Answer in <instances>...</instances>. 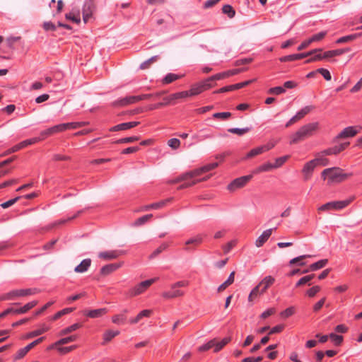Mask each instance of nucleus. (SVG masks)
<instances>
[{
    "instance_id": "1",
    "label": "nucleus",
    "mask_w": 362,
    "mask_h": 362,
    "mask_svg": "<svg viewBox=\"0 0 362 362\" xmlns=\"http://www.w3.org/2000/svg\"><path fill=\"white\" fill-rule=\"evenodd\" d=\"M319 129V123L311 122L299 128L295 133L290 136L289 144L291 145L298 144L312 136L315 132Z\"/></svg>"
},
{
    "instance_id": "2",
    "label": "nucleus",
    "mask_w": 362,
    "mask_h": 362,
    "mask_svg": "<svg viewBox=\"0 0 362 362\" xmlns=\"http://www.w3.org/2000/svg\"><path fill=\"white\" fill-rule=\"evenodd\" d=\"M352 175L351 173H344L341 168L337 167L326 168L322 172V177L327 179L329 184L341 182Z\"/></svg>"
},
{
    "instance_id": "3",
    "label": "nucleus",
    "mask_w": 362,
    "mask_h": 362,
    "mask_svg": "<svg viewBox=\"0 0 362 362\" xmlns=\"http://www.w3.org/2000/svg\"><path fill=\"white\" fill-rule=\"evenodd\" d=\"M39 289L36 288H30L25 289H16L12 290L8 293H4L0 296V301L1 300H13L18 298L32 296L37 293Z\"/></svg>"
},
{
    "instance_id": "4",
    "label": "nucleus",
    "mask_w": 362,
    "mask_h": 362,
    "mask_svg": "<svg viewBox=\"0 0 362 362\" xmlns=\"http://www.w3.org/2000/svg\"><path fill=\"white\" fill-rule=\"evenodd\" d=\"M355 199L354 196L341 201L327 202L318 208V211L340 210L349 205Z\"/></svg>"
},
{
    "instance_id": "5",
    "label": "nucleus",
    "mask_w": 362,
    "mask_h": 362,
    "mask_svg": "<svg viewBox=\"0 0 362 362\" xmlns=\"http://www.w3.org/2000/svg\"><path fill=\"white\" fill-rule=\"evenodd\" d=\"M151 94H142L140 95L127 96L113 102V105L117 107L127 106L130 104L136 103L140 100H147L151 97Z\"/></svg>"
},
{
    "instance_id": "6",
    "label": "nucleus",
    "mask_w": 362,
    "mask_h": 362,
    "mask_svg": "<svg viewBox=\"0 0 362 362\" xmlns=\"http://www.w3.org/2000/svg\"><path fill=\"white\" fill-rule=\"evenodd\" d=\"M194 177L192 173V171L187 172L183 175H180L173 181H171V183H177L181 181H186L184 184L181 185L178 189H182L184 188H187L189 187H191L197 182H200L202 180H194Z\"/></svg>"
},
{
    "instance_id": "7",
    "label": "nucleus",
    "mask_w": 362,
    "mask_h": 362,
    "mask_svg": "<svg viewBox=\"0 0 362 362\" xmlns=\"http://www.w3.org/2000/svg\"><path fill=\"white\" fill-rule=\"evenodd\" d=\"M158 278H152L144 281H141L132 288H131L129 291V295L132 296H138L142 293H144L145 291H146L153 283H155Z\"/></svg>"
},
{
    "instance_id": "8",
    "label": "nucleus",
    "mask_w": 362,
    "mask_h": 362,
    "mask_svg": "<svg viewBox=\"0 0 362 362\" xmlns=\"http://www.w3.org/2000/svg\"><path fill=\"white\" fill-rule=\"evenodd\" d=\"M95 10V4L93 0H86L84 2L82 8L83 20L87 23L93 17V13Z\"/></svg>"
},
{
    "instance_id": "9",
    "label": "nucleus",
    "mask_w": 362,
    "mask_h": 362,
    "mask_svg": "<svg viewBox=\"0 0 362 362\" xmlns=\"http://www.w3.org/2000/svg\"><path fill=\"white\" fill-rule=\"evenodd\" d=\"M251 175H245L233 180L227 187L230 192H234L246 185V184L252 179Z\"/></svg>"
},
{
    "instance_id": "10",
    "label": "nucleus",
    "mask_w": 362,
    "mask_h": 362,
    "mask_svg": "<svg viewBox=\"0 0 362 362\" xmlns=\"http://www.w3.org/2000/svg\"><path fill=\"white\" fill-rule=\"evenodd\" d=\"M125 253V251L121 250L104 251L98 254V257L104 260H112L118 258Z\"/></svg>"
},
{
    "instance_id": "11",
    "label": "nucleus",
    "mask_w": 362,
    "mask_h": 362,
    "mask_svg": "<svg viewBox=\"0 0 362 362\" xmlns=\"http://www.w3.org/2000/svg\"><path fill=\"white\" fill-rule=\"evenodd\" d=\"M349 145V142H344L340 144L339 145H336L331 148H328L324 151H322L320 154L322 156H329V155H336L341 151H344L348 146Z\"/></svg>"
},
{
    "instance_id": "12",
    "label": "nucleus",
    "mask_w": 362,
    "mask_h": 362,
    "mask_svg": "<svg viewBox=\"0 0 362 362\" xmlns=\"http://www.w3.org/2000/svg\"><path fill=\"white\" fill-rule=\"evenodd\" d=\"M139 122H128L117 124L110 129V132H117L127 130L134 128L139 124Z\"/></svg>"
},
{
    "instance_id": "13",
    "label": "nucleus",
    "mask_w": 362,
    "mask_h": 362,
    "mask_svg": "<svg viewBox=\"0 0 362 362\" xmlns=\"http://www.w3.org/2000/svg\"><path fill=\"white\" fill-rule=\"evenodd\" d=\"M276 228H269L266 230H264L256 240L255 241V245L257 247H262L269 238L271 236L272 231L274 230H276Z\"/></svg>"
},
{
    "instance_id": "14",
    "label": "nucleus",
    "mask_w": 362,
    "mask_h": 362,
    "mask_svg": "<svg viewBox=\"0 0 362 362\" xmlns=\"http://www.w3.org/2000/svg\"><path fill=\"white\" fill-rule=\"evenodd\" d=\"M317 166V160H311L309 162L306 163L303 168L302 170L303 173L305 175V180H308L315 168Z\"/></svg>"
},
{
    "instance_id": "15",
    "label": "nucleus",
    "mask_w": 362,
    "mask_h": 362,
    "mask_svg": "<svg viewBox=\"0 0 362 362\" xmlns=\"http://www.w3.org/2000/svg\"><path fill=\"white\" fill-rule=\"evenodd\" d=\"M218 165V163H217V162L209 163V164H206L199 168L192 170V173L194 175V177H196L202 175V173H206V172L214 170Z\"/></svg>"
},
{
    "instance_id": "16",
    "label": "nucleus",
    "mask_w": 362,
    "mask_h": 362,
    "mask_svg": "<svg viewBox=\"0 0 362 362\" xmlns=\"http://www.w3.org/2000/svg\"><path fill=\"white\" fill-rule=\"evenodd\" d=\"M358 133V131L356 129L355 127H348L344 128L337 136L336 140L343 138L353 137L356 136Z\"/></svg>"
},
{
    "instance_id": "17",
    "label": "nucleus",
    "mask_w": 362,
    "mask_h": 362,
    "mask_svg": "<svg viewBox=\"0 0 362 362\" xmlns=\"http://www.w3.org/2000/svg\"><path fill=\"white\" fill-rule=\"evenodd\" d=\"M59 132H62L60 124L53 126V127H49L45 130L42 131L40 134V137L41 140L42 141L45 139H46L47 137H48L51 135H53L54 134L59 133Z\"/></svg>"
},
{
    "instance_id": "18",
    "label": "nucleus",
    "mask_w": 362,
    "mask_h": 362,
    "mask_svg": "<svg viewBox=\"0 0 362 362\" xmlns=\"http://www.w3.org/2000/svg\"><path fill=\"white\" fill-rule=\"evenodd\" d=\"M274 281L275 279L272 276H265L257 285L259 286L260 293H264L267 288L274 283Z\"/></svg>"
},
{
    "instance_id": "19",
    "label": "nucleus",
    "mask_w": 362,
    "mask_h": 362,
    "mask_svg": "<svg viewBox=\"0 0 362 362\" xmlns=\"http://www.w3.org/2000/svg\"><path fill=\"white\" fill-rule=\"evenodd\" d=\"M62 132H64L67 129H75L88 124L86 122H68L59 124Z\"/></svg>"
},
{
    "instance_id": "20",
    "label": "nucleus",
    "mask_w": 362,
    "mask_h": 362,
    "mask_svg": "<svg viewBox=\"0 0 362 362\" xmlns=\"http://www.w3.org/2000/svg\"><path fill=\"white\" fill-rule=\"evenodd\" d=\"M122 264V263H112L106 264L100 269V274L103 276H107L118 269Z\"/></svg>"
},
{
    "instance_id": "21",
    "label": "nucleus",
    "mask_w": 362,
    "mask_h": 362,
    "mask_svg": "<svg viewBox=\"0 0 362 362\" xmlns=\"http://www.w3.org/2000/svg\"><path fill=\"white\" fill-rule=\"evenodd\" d=\"M108 312L107 308H102L95 310H88L85 313V315L90 317V318H98L104 315H105Z\"/></svg>"
},
{
    "instance_id": "22",
    "label": "nucleus",
    "mask_w": 362,
    "mask_h": 362,
    "mask_svg": "<svg viewBox=\"0 0 362 362\" xmlns=\"http://www.w3.org/2000/svg\"><path fill=\"white\" fill-rule=\"evenodd\" d=\"M49 329V327L46 325L45 324H42L40 328L32 331L26 334L25 337V339H30L37 336L42 334L43 333L47 332Z\"/></svg>"
},
{
    "instance_id": "23",
    "label": "nucleus",
    "mask_w": 362,
    "mask_h": 362,
    "mask_svg": "<svg viewBox=\"0 0 362 362\" xmlns=\"http://www.w3.org/2000/svg\"><path fill=\"white\" fill-rule=\"evenodd\" d=\"M91 259L89 258L85 259L82 260L81 262L75 267L74 272L76 273L86 272L89 269Z\"/></svg>"
},
{
    "instance_id": "24",
    "label": "nucleus",
    "mask_w": 362,
    "mask_h": 362,
    "mask_svg": "<svg viewBox=\"0 0 362 362\" xmlns=\"http://www.w3.org/2000/svg\"><path fill=\"white\" fill-rule=\"evenodd\" d=\"M119 333V330H106L103 335V341L102 342V344L105 345L110 342L114 337L118 336Z\"/></svg>"
},
{
    "instance_id": "25",
    "label": "nucleus",
    "mask_w": 362,
    "mask_h": 362,
    "mask_svg": "<svg viewBox=\"0 0 362 362\" xmlns=\"http://www.w3.org/2000/svg\"><path fill=\"white\" fill-rule=\"evenodd\" d=\"M152 313V310H143L141 311L136 317L131 318L129 320V323L130 324H136L138 323L143 317H148Z\"/></svg>"
},
{
    "instance_id": "26",
    "label": "nucleus",
    "mask_w": 362,
    "mask_h": 362,
    "mask_svg": "<svg viewBox=\"0 0 362 362\" xmlns=\"http://www.w3.org/2000/svg\"><path fill=\"white\" fill-rule=\"evenodd\" d=\"M362 36V33H354L346 36H343L337 40L336 43L342 44L350 41H353Z\"/></svg>"
},
{
    "instance_id": "27",
    "label": "nucleus",
    "mask_w": 362,
    "mask_h": 362,
    "mask_svg": "<svg viewBox=\"0 0 362 362\" xmlns=\"http://www.w3.org/2000/svg\"><path fill=\"white\" fill-rule=\"evenodd\" d=\"M184 294L183 291L177 289H172L169 291H165L162 293V296L166 299L174 298L182 296Z\"/></svg>"
},
{
    "instance_id": "28",
    "label": "nucleus",
    "mask_w": 362,
    "mask_h": 362,
    "mask_svg": "<svg viewBox=\"0 0 362 362\" xmlns=\"http://www.w3.org/2000/svg\"><path fill=\"white\" fill-rule=\"evenodd\" d=\"M37 303H38V302L37 300L30 301L20 308H16V314L26 313L30 309L34 308Z\"/></svg>"
},
{
    "instance_id": "29",
    "label": "nucleus",
    "mask_w": 362,
    "mask_h": 362,
    "mask_svg": "<svg viewBox=\"0 0 362 362\" xmlns=\"http://www.w3.org/2000/svg\"><path fill=\"white\" fill-rule=\"evenodd\" d=\"M327 263H328V259H320L315 263L311 264L309 266V268L308 269V272L309 271H312V272L317 271L320 269L325 267L327 264Z\"/></svg>"
},
{
    "instance_id": "30",
    "label": "nucleus",
    "mask_w": 362,
    "mask_h": 362,
    "mask_svg": "<svg viewBox=\"0 0 362 362\" xmlns=\"http://www.w3.org/2000/svg\"><path fill=\"white\" fill-rule=\"evenodd\" d=\"M235 272H232L227 280L221 284L217 288L218 293L224 291L228 286L231 285L234 282Z\"/></svg>"
},
{
    "instance_id": "31",
    "label": "nucleus",
    "mask_w": 362,
    "mask_h": 362,
    "mask_svg": "<svg viewBox=\"0 0 362 362\" xmlns=\"http://www.w3.org/2000/svg\"><path fill=\"white\" fill-rule=\"evenodd\" d=\"M82 327V324L81 323H74L73 325H71V326H69L63 329H62L59 332V336H64V335H66L79 328H81Z\"/></svg>"
},
{
    "instance_id": "32",
    "label": "nucleus",
    "mask_w": 362,
    "mask_h": 362,
    "mask_svg": "<svg viewBox=\"0 0 362 362\" xmlns=\"http://www.w3.org/2000/svg\"><path fill=\"white\" fill-rule=\"evenodd\" d=\"M182 77V75H177L175 74L169 73L162 79V83L163 84H169L177 79H180Z\"/></svg>"
},
{
    "instance_id": "33",
    "label": "nucleus",
    "mask_w": 362,
    "mask_h": 362,
    "mask_svg": "<svg viewBox=\"0 0 362 362\" xmlns=\"http://www.w3.org/2000/svg\"><path fill=\"white\" fill-rule=\"evenodd\" d=\"M112 322L118 325H124L127 322V315L124 313L115 315L112 317Z\"/></svg>"
},
{
    "instance_id": "34",
    "label": "nucleus",
    "mask_w": 362,
    "mask_h": 362,
    "mask_svg": "<svg viewBox=\"0 0 362 362\" xmlns=\"http://www.w3.org/2000/svg\"><path fill=\"white\" fill-rule=\"evenodd\" d=\"M75 308H64L59 311H58L57 313H56L52 317H51V320H58L59 318H60L62 316L64 315H66V314H69L71 312H73Z\"/></svg>"
},
{
    "instance_id": "35",
    "label": "nucleus",
    "mask_w": 362,
    "mask_h": 362,
    "mask_svg": "<svg viewBox=\"0 0 362 362\" xmlns=\"http://www.w3.org/2000/svg\"><path fill=\"white\" fill-rule=\"evenodd\" d=\"M273 169H274L273 163L267 162L257 167L255 170V173H259L262 172H269Z\"/></svg>"
},
{
    "instance_id": "36",
    "label": "nucleus",
    "mask_w": 362,
    "mask_h": 362,
    "mask_svg": "<svg viewBox=\"0 0 362 362\" xmlns=\"http://www.w3.org/2000/svg\"><path fill=\"white\" fill-rule=\"evenodd\" d=\"M169 246L168 243H163L158 248H156L149 256V259H153L160 253L165 250Z\"/></svg>"
},
{
    "instance_id": "37",
    "label": "nucleus",
    "mask_w": 362,
    "mask_h": 362,
    "mask_svg": "<svg viewBox=\"0 0 362 362\" xmlns=\"http://www.w3.org/2000/svg\"><path fill=\"white\" fill-rule=\"evenodd\" d=\"M251 130V127L245 128H230L228 132L232 134H235L238 136H243V134L249 132Z\"/></svg>"
},
{
    "instance_id": "38",
    "label": "nucleus",
    "mask_w": 362,
    "mask_h": 362,
    "mask_svg": "<svg viewBox=\"0 0 362 362\" xmlns=\"http://www.w3.org/2000/svg\"><path fill=\"white\" fill-rule=\"evenodd\" d=\"M77 339L76 335H71L67 337L62 338L54 343L53 346L64 345L68 343L76 341Z\"/></svg>"
},
{
    "instance_id": "39",
    "label": "nucleus",
    "mask_w": 362,
    "mask_h": 362,
    "mask_svg": "<svg viewBox=\"0 0 362 362\" xmlns=\"http://www.w3.org/2000/svg\"><path fill=\"white\" fill-rule=\"evenodd\" d=\"M40 141H42V140H41L40 137L38 136V137H34V138L24 140V141L20 142L19 144H20L21 148H23L28 146L35 144Z\"/></svg>"
},
{
    "instance_id": "40",
    "label": "nucleus",
    "mask_w": 362,
    "mask_h": 362,
    "mask_svg": "<svg viewBox=\"0 0 362 362\" xmlns=\"http://www.w3.org/2000/svg\"><path fill=\"white\" fill-rule=\"evenodd\" d=\"M315 277V274H312L310 275H307L300 278L296 284V287H299L302 285L308 284L310 285V281Z\"/></svg>"
},
{
    "instance_id": "41",
    "label": "nucleus",
    "mask_w": 362,
    "mask_h": 362,
    "mask_svg": "<svg viewBox=\"0 0 362 362\" xmlns=\"http://www.w3.org/2000/svg\"><path fill=\"white\" fill-rule=\"evenodd\" d=\"M329 338L332 342L337 346H340L344 340V337L341 335H338L334 333H330Z\"/></svg>"
},
{
    "instance_id": "42",
    "label": "nucleus",
    "mask_w": 362,
    "mask_h": 362,
    "mask_svg": "<svg viewBox=\"0 0 362 362\" xmlns=\"http://www.w3.org/2000/svg\"><path fill=\"white\" fill-rule=\"evenodd\" d=\"M230 341V337H225L220 341H216L214 345V352L219 351L223 346H225Z\"/></svg>"
},
{
    "instance_id": "43",
    "label": "nucleus",
    "mask_w": 362,
    "mask_h": 362,
    "mask_svg": "<svg viewBox=\"0 0 362 362\" xmlns=\"http://www.w3.org/2000/svg\"><path fill=\"white\" fill-rule=\"evenodd\" d=\"M215 344H216V339H211L209 341H208L207 343L199 346L198 351L199 352L206 351L209 350L210 349L213 348Z\"/></svg>"
},
{
    "instance_id": "44",
    "label": "nucleus",
    "mask_w": 362,
    "mask_h": 362,
    "mask_svg": "<svg viewBox=\"0 0 362 362\" xmlns=\"http://www.w3.org/2000/svg\"><path fill=\"white\" fill-rule=\"evenodd\" d=\"M222 11L224 14L227 15L230 18L235 15L234 8L229 4H226L222 8Z\"/></svg>"
},
{
    "instance_id": "45",
    "label": "nucleus",
    "mask_w": 362,
    "mask_h": 362,
    "mask_svg": "<svg viewBox=\"0 0 362 362\" xmlns=\"http://www.w3.org/2000/svg\"><path fill=\"white\" fill-rule=\"evenodd\" d=\"M159 57L158 55L153 56L150 59L146 60L140 65L141 69H148L151 66V64L155 62H156L158 59Z\"/></svg>"
},
{
    "instance_id": "46",
    "label": "nucleus",
    "mask_w": 362,
    "mask_h": 362,
    "mask_svg": "<svg viewBox=\"0 0 362 362\" xmlns=\"http://www.w3.org/2000/svg\"><path fill=\"white\" fill-rule=\"evenodd\" d=\"M322 50V49H315L307 52L296 54V60L302 59L309 56H312L314 54V53L321 52Z\"/></svg>"
},
{
    "instance_id": "47",
    "label": "nucleus",
    "mask_w": 362,
    "mask_h": 362,
    "mask_svg": "<svg viewBox=\"0 0 362 362\" xmlns=\"http://www.w3.org/2000/svg\"><path fill=\"white\" fill-rule=\"evenodd\" d=\"M203 91L204 90L202 88V86L199 84V83L192 86V88L189 90L190 96H194V95H199L201 93H202Z\"/></svg>"
},
{
    "instance_id": "48",
    "label": "nucleus",
    "mask_w": 362,
    "mask_h": 362,
    "mask_svg": "<svg viewBox=\"0 0 362 362\" xmlns=\"http://www.w3.org/2000/svg\"><path fill=\"white\" fill-rule=\"evenodd\" d=\"M264 153L263 148L261 146H258L257 148H252L250 150L246 155L247 158H250L257 155L262 154Z\"/></svg>"
},
{
    "instance_id": "49",
    "label": "nucleus",
    "mask_w": 362,
    "mask_h": 362,
    "mask_svg": "<svg viewBox=\"0 0 362 362\" xmlns=\"http://www.w3.org/2000/svg\"><path fill=\"white\" fill-rule=\"evenodd\" d=\"M138 140H139V136H129V137L119 139L117 140L115 143L118 144H127V143H132V142L136 141Z\"/></svg>"
},
{
    "instance_id": "50",
    "label": "nucleus",
    "mask_w": 362,
    "mask_h": 362,
    "mask_svg": "<svg viewBox=\"0 0 362 362\" xmlns=\"http://www.w3.org/2000/svg\"><path fill=\"white\" fill-rule=\"evenodd\" d=\"M152 216H153L152 214H147V215H144L141 217H139V218H137L135 221V222L134 223V226H139L143 225L146 222H147Z\"/></svg>"
},
{
    "instance_id": "51",
    "label": "nucleus",
    "mask_w": 362,
    "mask_h": 362,
    "mask_svg": "<svg viewBox=\"0 0 362 362\" xmlns=\"http://www.w3.org/2000/svg\"><path fill=\"white\" fill-rule=\"evenodd\" d=\"M308 257H310V255H305L298 256L297 257H295V258L291 259L289 262V264L291 265L298 264L299 266H303L305 264V263L304 262H302V260Z\"/></svg>"
},
{
    "instance_id": "52",
    "label": "nucleus",
    "mask_w": 362,
    "mask_h": 362,
    "mask_svg": "<svg viewBox=\"0 0 362 362\" xmlns=\"http://www.w3.org/2000/svg\"><path fill=\"white\" fill-rule=\"evenodd\" d=\"M326 35V31H321L315 35H313L312 37L309 38V40H310L311 43L315 42H319L321 41L325 37Z\"/></svg>"
},
{
    "instance_id": "53",
    "label": "nucleus",
    "mask_w": 362,
    "mask_h": 362,
    "mask_svg": "<svg viewBox=\"0 0 362 362\" xmlns=\"http://www.w3.org/2000/svg\"><path fill=\"white\" fill-rule=\"evenodd\" d=\"M289 156H284L279 158H276L275 163L273 164L274 169L279 168L282 166L286 161L288 159Z\"/></svg>"
},
{
    "instance_id": "54",
    "label": "nucleus",
    "mask_w": 362,
    "mask_h": 362,
    "mask_svg": "<svg viewBox=\"0 0 362 362\" xmlns=\"http://www.w3.org/2000/svg\"><path fill=\"white\" fill-rule=\"evenodd\" d=\"M188 96H190L189 90H185V91H181V92H177V93L171 94L170 99L177 100V99H180V98H185Z\"/></svg>"
},
{
    "instance_id": "55",
    "label": "nucleus",
    "mask_w": 362,
    "mask_h": 362,
    "mask_svg": "<svg viewBox=\"0 0 362 362\" xmlns=\"http://www.w3.org/2000/svg\"><path fill=\"white\" fill-rule=\"evenodd\" d=\"M65 18L67 20L71 21L74 23L78 24L81 22L80 14L78 13L76 15L69 13L65 15Z\"/></svg>"
},
{
    "instance_id": "56",
    "label": "nucleus",
    "mask_w": 362,
    "mask_h": 362,
    "mask_svg": "<svg viewBox=\"0 0 362 362\" xmlns=\"http://www.w3.org/2000/svg\"><path fill=\"white\" fill-rule=\"evenodd\" d=\"M171 199H166L164 200H161L158 202H155L153 204H151V207H152V209H158L163 208L164 206L166 205L167 203L170 202Z\"/></svg>"
},
{
    "instance_id": "57",
    "label": "nucleus",
    "mask_w": 362,
    "mask_h": 362,
    "mask_svg": "<svg viewBox=\"0 0 362 362\" xmlns=\"http://www.w3.org/2000/svg\"><path fill=\"white\" fill-rule=\"evenodd\" d=\"M262 294L260 293L259 286H256L250 292L248 296V300L252 301L255 298H257L259 295Z\"/></svg>"
},
{
    "instance_id": "58",
    "label": "nucleus",
    "mask_w": 362,
    "mask_h": 362,
    "mask_svg": "<svg viewBox=\"0 0 362 362\" xmlns=\"http://www.w3.org/2000/svg\"><path fill=\"white\" fill-rule=\"evenodd\" d=\"M315 109L313 105H308L302 108L297 113L300 116V117L303 118L307 114H308L310 111Z\"/></svg>"
},
{
    "instance_id": "59",
    "label": "nucleus",
    "mask_w": 362,
    "mask_h": 362,
    "mask_svg": "<svg viewBox=\"0 0 362 362\" xmlns=\"http://www.w3.org/2000/svg\"><path fill=\"white\" fill-rule=\"evenodd\" d=\"M316 71L320 74L326 81H330L332 79L331 74L327 69L324 68H319L316 69Z\"/></svg>"
},
{
    "instance_id": "60",
    "label": "nucleus",
    "mask_w": 362,
    "mask_h": 362,
    "mask_svg": "<svg viewBox=\"0 0 362 362\" xmlns=\"http://www.w3.org/2000/svg\"><path fill=\"white\" fill-rule=\"evenodd\" d=\"M294 313H295L294 308L289 307V308L285 309L284 310H283L280 313V315L283 318H288V317H291V315H293Z\"/></svg>"
},
{
    "instance_id": "61",
    "label": "nucleus",
    "mask_w": 362,
    "mask_h": 362,
    "mask_svg": "<svg viewBox=\"0 0 362 362\" xmlns=\"http://www.w3.org/2000/svg\"><path fill=\"white\" fill-rule=\"evenodd\" d=\"M29 351V350L28 349V348L26 346H25L24 348H22V349H20L16 354L14 356V360L16 361V360H19L22 358H23L27 354L28 352Z\"/></svg>"
},
{
    "instance_id": "62",
    "label": "nucleus",
    "mask_w": 362,
    "mask_h": 362,
    "mask_svg": "<svg viewBox=\"0 0 362 362\" xmlns=\"http://www.w3.org/2000/svg\"><path fill=\"white\" fill-rule=\"evenodd\" d=\"M286 90L284 86H276L269 89L268 93L270 94L280 95L285 93Z\"/></svg>"
},
{
    "instance_id": "63",
    "label": "nucleus",
    "mask_w": 362,
    "mask_h": 362,
    "mask_svg": "<svg viewBox=\"0 0 362 362\" xmlns=\"http://www.w3.org/2000/svg\"><path fill=\"white\" fill-rule=\"evenodd\" d=\"M168 146L173 149H177L180 146V141L178 139L173 138L168 140Z\"/></svg>"
},
{
    "instance_id": "64",
    "label": "nucleus",
    "mask_w": 362,
    "mask_h": 362,
    "mask_svg": "<svg viewBox=\"0 0 362 362\" xmlns=\"http://www.w3.org/2000/svg\"><path fill=\"white\" fill-rule=\"evenodd\" d=\"M211 81H214V80L210 79V77H209L199 83L204 91L209 89L213 86L212 84L211 83Z\"/></svg>"
}]
</instances>
